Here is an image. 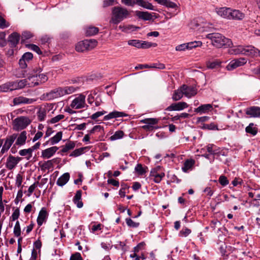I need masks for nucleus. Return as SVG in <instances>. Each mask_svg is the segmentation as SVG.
<instances>
[{"mask_svg":"<svg viewBox=\"0 0 260 260\" xmlns=\"http://www.w3.org/2000/svg\"><path fill=\"white\" fill-rule=\"evenodd\" d=\"M131 13L124 7L115 6L112 9L111 18L110 23L114 24H118L124 19L128 18Z\"/></svg>","mask_w":260,"mask_h":260,"instance_id":"obj_1","label":"nucleus"},{"mask_svg":"<svg viewBox=\"0 0 260 260\" xmlns=\"http://www.w3.org/2000/svg\"><path fill=\"white\" fill-rule=\"evenodd\" d=\"M160 5L165 6L169 8L176 9L177 8L176 4L169 0H162Z\"/></svg>","mask_w":260,"mask_h":260,"instance_id":"obj_42","label":"nucleus"},{"mask_svg":"<svg viewBox=\"0 0 260 260\" xmlns=\"http://www.w3.org/2000/svg\"><path fill=\"white\" fill-rule=\"evenodd\" d=\"M70 260H83L79 252H75L71 255Z\"/></svg>","mask_w":260,"mask_h":260,"instance_id":"obj_58","label":"nucleus"},{"mask_svg":"<svg viewBox=\"0 0 260 260\" xmlns=\"http://www.w3.org/2000/svg\"><path fill=\"white\" fill-rule=\"evenodd\" d=\"M78 88L79 86L76 85L66 86L63 88L61 87L62 96H63L66 94H71L74 92Z\"/></svg>","mask_w":260,"mask_h":260,"instance_id":"obj_28","label":"nucleus"},{"mask_svg":"<svg viewBox=\"0 0 260 260\" xmlns=\"http://www.w3.org/2000/svg\"><path fill=\"white\" fill-rule=\"evenodd\" d=\"M245 131L249 134L252 136H255L258 132V128L253 123H250L245 128Z\"/></svg>","mask_w":260,"mask_h":260,"instance_id":"obj_30","label":"nucleus"},{"mask_svg":"<svg viewBox=\"0 0 260 260\" xmlns=\"http://www.w3.org/2000/svg\"><path fill=\"white\" fill-rule=\"evenodd\" d=\"M184 94L183 92V90H182L181 87L180 89L175 90L172 95V99L174 101H177L180 100Z\"/></svg>","mask_w":260,"mask_h":260,"instance_id":"obj_38","label":"nucleus"},{"mask_svg":"<svg viewBox=\"0 0 260 260\" xmlns=\"http://www.w3.org/2000/svg\"><path fill=\"white\" fill-rule=\"evenodd\" d=\"M206 38L211 41L212 44L216 48L231 47L232 41L219 33H211L206 35Z\"/></svg>","mask_w":260,"mask_h":260,"instance_id":"obj_2","label":"nucleus"},{"mask_svg":"<svg viewBox=\"0 0 260 260\" xmlns=\"http://www.w3.org/2000/svg\"><path fill=\"white\" fill-rule=\"evenodd\" d=\"M85 148H80L79 149H75L70 154L71 156H78L83 153L85 150Z\"/></svg>","mask_w":260,"mask_h":260,"instance_id":"obj_53","label":"nucleus"},{"mask_svg":"<svg viewBox=\"0 0 260 260\" xmlns=\"http://www.w3.org/2000/svg\"><path fill=\"white\" fill-rule=\"evenodd\" d=\"M106 113H107V112L105 111H98V112H96L95 113L91 115V119L95 120L97 118L103 115L104 114H105Z\"/></svg>","mask_w":260,"mask_h":260,"instance_id":"obj_59","label":"nucleus"},{"mask_svg":"<svg viewBox=\"0 0 260 260\" xmlns=\"http://www.w3.org/2000/svg\"><path fill=\"white\" fill-rule=\"evenodd\" d=\"M27 84L29 85V83H27L26 79H22L17 82H13L15 90L22 88Z\"/></svg>","mask_w":260,"mask_h":260,"instance_id":"obj_33","label":"nucleus"},{"mask_svg":"<svg viewBox=\"0 0 260 260\" xmlns=\"http://www.w3.org/2000/svg\"><path fill=\"white\" fill-rule=\"evenodd\" d=\"M32 36V34L30 31H23L22 34L21 41L24 42L25 40L29 39L31 38Z\"/></svg>","mask_w":260,"mask_h":260,"instance_id":"obj_54","label":"nucleus"},{"mask_svg":"<svg viewBox=\"0 0 260 260\" xmlns=\"http://www.w3.org/2000/svg\"><path fill=\"white\" fill-rule=\"evenodd\" d=\"M27 62L32 59L33 58V55L30 52H26L22 56Z\"/></svg>","mask_w":260,"mask_h":260,"instance_id":"obj_62","label":"nucleus"},{"mask_svg":"<svg viewBox=\"0 0 260 260\" xmlns=\"http://www.w3.org/2000/svg\"><path fill=\"white\" fill-rule=\"evenodd\" d=\"M30 119L27 117H17L13 121L14 129L16 131L23 129L30 123Z\"/></svg>","mask_w":260,"mask_h":260,"instance_id":"obj_4","label":"nucleus"},{"mask_svg":"<svg viewBox=\"0 0 260 260\" xmlns=\"http://www.w3.org/2000/svg\"><path fill=\"white\" fill-rule=\"evenodd\" d=\"M26 134V131H22L20 134H17L16 142L11 150L12 153H15L13 149L15 146H21L25 144L27 139Z\"/></svg>","mask_w":260,"mask_h":260,"instance_id":"obj_11","label":"nucleus"},{"mask_svg":"<svg viewBox=\"0 0 260 260\" xmlns=\"http://www.w3.org/2000/svg\"><path fill=\"white\" fill-rule=\"evenodd\" d=\"M245 113L251 117H258L260 116V108L252 106L246 109Z\"/></svg>","mask_w":260,"mask_h":260,"instance_id":"obj_18","label":"nucleus"},{"mask_svg":"<svg viewBox=\"0 0 260 260\" xmlns=\"http://www.w3.org/2000/svg\"><path fill=\"white\" fill-rule=\"evenodd\" d=\"M218 182L222 186H225L229 183V180L224 175H221L219 177Z\"/></svg>","mask_w":260,"mask_h":260,"instance_id":"obj_49","label":"nucleus"},{"mask_svg":"<svg viewBox=\"0 0 260 260\" xmlns=\"http://www.w3.org/2000/svg\"><path fill=\"white\" fill-rule=\"evenodd\" d=\"M20 160L19 157H15L10 155L7 159L6 166L7 168L11 170L14 169Z\"/></svg>","mask_w":260,"mask_h":260,"instance_id":"obj_16","label":"nucleus"},{"mask_svg":"<svg viewBox=\"0 0 260 260\" xmlns=\"http://www.w3.org/2000/svg\"><path fill=\"white\" fill-rule=\"evenodd\" d=\"M147 169V167H144L141 164H138L135 167V171L139 175H143L146 173Z\"/></svg>","mask_w":260,"mask_h":260,"instance_id":"obj_36","label":"nucleus"},{"mask_svg":"<svg viewBox=\"0 0 260 260\" xmlns=\"http://www.w3.org/2000/svg\"><path fill=\"white\" fill-rule=\"evenodd\" d=\"M181 89L183 90L184 95L187 98H191L197 93L196 88L192 86L183 85L181 86Z\"/></svg>","mask_w":260,"mask_h":260,"instance_id":"obj_12","label":"nucleus"},{"mask_svg":"<svg viewBox=\"0 0 260 260\" xmlns=\"http://www.w3.org/2000/svg\"><path fill=\"white\" fill-rule=\"evenodd\" d=\"M191 233V230L187 228H183L179 232V236L181 237H186Z\"/></svg>","mask_w":260,"mask_h":260,"instance_id":"obj_52","label":"nucleus"},{"mask_svg":"<svg viewBox=\"0 0 260 260\" xmlns=\"http://www.w3.org/2000/svg\"><path fill=\"white\" fill-rule=\"evenodd\" d=\"M87 107L85 103V96L83 94H80L76 97L70 104V107L72 109H79Z\"/></svg>","mask_w":260,"mask_h":260,"instance_id":"obj_6","label":"nucleus"},{"mask_svg":"<svg viewBox=\"0 0 260 260\" xmlns=\"http://www.w3.org/2000/svg\"><path fill=\"white\" fill-rule=\"evenodd\" d=\"M13 233L15 236L17 237H19L21 235V228L19 221H17L15 224Z\"/></svg>","mask_w":260,"mask_h":260,"instance_id":"obj_46","label":"nucleus"},{"mask_svg":"<svg viewBox=\"0 0 260 260\" xmlns=\"http://www.w3.org/2000/svg\"><path fill=\"white\" fill-rule=\"evenodd\" d=\"M213 109L212 104H207L201 105L194 109V112L198 113L203 114L208 112Z\"/></svg>","mask_w":260,"mask_h":260,"instance_id":"obj_21","label":"nucleus"},{"mask_svg":"<svg viewBox=\"0 0 260 260\" xmlns=\"http://www.w3.org/2000/svg\"><path fill=\"white\" fill-rule=\"evenodd\" d=\"M244 48L242 46H236L229 49V52L231 54H243Z\"/></svg>","mask_w":260,"mask_h":260,"instance_id":"obj_34","label":"nucleus"},{"mask_svg":"<svg viewBox=\"0 0 260 260\" xmlns=\"http://www.w3.org/2000/svg\"><path fill=\"white\" fill-rule=\"evenodd\" d=\"M136 5H137L148 10H154V6L147 0H136Z\"/></svg>","mask_w":260,"mask_h":260,"instance_id":"obj_24","label":"nucleus"},{"mask_svg":"<svg viewBox=\"0 0 260 260\" xmlns=\"http://www.w3.org/2000/svg\"><path fill=\"white\" fill-rule=\"evenodd\" d=\"M99 29L98 27L89 26L85 28V34L87 36H91L98 33Z\"/></svg>","mask_w":260,"mask_h":260,"instance_id":"obj_31","label":"nucleus"},{"mask_svg":"<svg viewBox=\"0 0 260 260\" xmlns=\"http://www.w3.org/2000/svg\"><path fill=\"white\" fill-rule=\"evenodd\" d=\"M20 40V35L17 32H13L9 37L8 41L11 43L12 47H15Z\"/></svg>","mask_w":260,"mask_h":260,"instance_id":"obj_26","label":"nucleus"},{"mask_svg":"<svg viewBox=\"0 0 260 260\" xmlns=\"http://www.w3.org/2000/svg\"><path fill=\"white\" fill-rule=\"evenodd\" d=\"M61 87L54 89L48 92L42 94L41 99L45 101H51L62 96Z\"/></svg>","mask_w":260,"mask_h":260,"instance_id":"obj_5","label":"nucleus"},{"mask_svg":"<svg viewBox=\"0 0 260 260\" xmlns=\"http://www.w3.org/2000/svg\"><path fill=\"white\" fill-rule=\"evenodd\" d=\"M247 61V59L244 57L234 59L227 66L226 68L228 70H232L238 67L244 65L246 64Z\"/></svg>","mask_w":260,"mask_h":260,"instance_id":"obj_8","label":"nucleus"},{"mask_svg":"<svg viewBox=\"0 0 260 260\" xmlns=\"http://www.w3.org/2000/svg\"><path fill=\"white\" fill-rule=\"evenodd\" d=\"M64 117V115L62 114H59L58 115L54 117H52L51 118V119L49 120V123L51 124H54L55 123H57L59 122L60 120L63 119Z\"/></svg>","mask_w":260,"mask_h":260,"instance_id":"obj_50","label":"nucleus"},{"mask_svg":"<svg viewBox=\"0 0 260 260\" xmlns=\"http://www.w3.org/2000/svg\"><path fill=\"white\" fill-rule=\"evenodd\" d=\"M124 136V132L122 131H116L113 135L110 137V139L112 141L121 139Z\"/></svg>","mask_w":260,"mask_h":260,"instance_id":"obj_45","label":"nucleus"},{"mask_svg":"<svg viewBox=\"0 0 260 260\" xmlns=\"http://www.w3.org/2000/svg\"><path fill=\"white\" fill-rule=\"evenodd\" d=\"M243 55L255 57L259 55L260 51L253 46H247L244 48Z\"/></svg>","mask_w":260,"mask_h":260,"instance_id":"obj_10","label":"nucleus"},{"mask_svg":"<svg viewBox=\"0 0 260 260\" xmlns=\"http://www.w3.org/2000/svg\"><path fill=\"white\" fill-rule=\"evenodd\" d=\"M6 37V34L4 32L0 33V46H5L6 42L5 40Z\"/></svg>","mask_w":260,"mask_h":260,"instance_id":"obj_64","label":"nucleus"},{"mask_svg":"<svg viewBox=\"0 0 260 260\" xmlns=\"http://www.w3.org/2000/svg\"><path fill=\"white\" fill-rule=\"evenodd\" d=\"M75 147V144L74 142L70 141L69 142L66 144V145L62 146V148L61 151L62 153H66L70 150L73 149Z\"/></svg>","mask_w":260,"mask_h":260,"instance_id":"obj_41","label":"nucleus"},{"mask_svg":"<svg viewBox=\"0 0 260 260\" xmlns=\"http://www.w3.org/2000/svg\"><path fill=\"white\" fill-rule=\"evenodd\" d=\"M245 15L242 11L231 8L230 20H242L245 18Z\"/></svg>","mask_w":260,"mask_h":260,"instance_id":"obj_14","label":"nucleus"},{"mask_svg":"<svg viewBox=\"0 0 260 260\" xmlns=\"http://www.w3.org/2000/svg\"><path fill=\"white\" fill-rule=\"evenodd\" d=\"M47 109L45 107H41L37 112L38 119L39 121H44L46 117Z\"/></svg>","mask_w":260,"mask_h":260,"instance_id":"obj_32","label":"nucleus"},{"mask_svg":"<svg viewBox=\"0 0 260 260\" xmlns=\"http://www.w3.org/2000/svg\"><path fill=\"white\" fill-rule=\"evenodd\" d=\"M14 90L13 82H8L0 85V92H8Z\"/></svg>","mask_w":260,"mask_h":260,"instance_id":"obj_29","label":"nucleus"},{"mask_svg":"<svg viewBox=\"0 0 260 260\" xmlns=\"http://www.w3.org/2000/svg\"><path fill=\"white\" fill-rule=\"evenodd\" d=\"M70 175L69 173H65L58 178L56 181V184L59 186H63L69 180Z\"/></svg>","mask_w":260,"mask_h":260,"instance_id":"obj_23","label":"nucleus"},{"mask_svg":"<svg viewBox=\"0 0 260 260\" xmlns=\"http://www.w3.org/2000/svg\"><path fill=\"white\" fill-rule=\"evenodd\" d=\"M221 62L219 60H215L213 61H208L206 62L208 69H214L220 67Z\"/></svg>","mask_w":260,"mask_h":260,"instance_id":"obj_35","label":"nucleus"},{"mask_svg":"<svg viewBox=\"0 0 260 260\" xmlns=\"http://www.w3.org/2000/svg\"><path fill=\"white\" fill-rule=\"evenodd\" d=\"M119 28L123 32H128L129 30L135 31L136 29H139L140 27H136L133 25L124 26L120 25H119Z\"/></svg>","mask_w":260,"mask_h":260,"instance_id":"obj_44","label":"nucleus"},{"mask_svg":"<svg viewBox=\"0 0 260 260\" xmlns=\"http://www.w3.org/2000/svg\"><path fill=\"white\" fill-rule=\"evenodd\" d=\"M127 116V115L124 112L114 111L112 112H110L108 115L105 116L104 117V120H107L113 118H117L118 117H122Z\"/></svg>","mask_w":260,"mask_h":260,"instance_id":"obj_20","label":"nucleus"},{"mask_svg":"<svg viewBox=\"0 0 260 260\" xmlns=\"http://www.w3.org/2000/svg\"><path fill=\"white\" fill-rule=\"evenodd\" d=\"M62 132H58L56 133V134L53 137L51 138L44 145H47L48 143H50V145H54L58 143L62 139Z\"/></svg>","mask_w":260,"mask_h":260,"instance_id":"obj_27","label":"nucleus"},{"mask_svg":"<svg viewBox=\"0 0 260 260\" xmlns=\"http://www.w3.org/2000/svg\"><path fill=\"white\" fill-rule=\"evenodd\" d=\"M203 128L211 130L218 129L217 125L215 124L214 123H211L210 124H204L203 126Z\"/></svg>","mask_w":260,"mask_h":260,"instance_id":"obj_57","label":"nucleus"},{"mask_svg":"<svg viewBox=\"0 0 260 260\" xmlns=\"http://www.w3.org/2000/svg\"><path fill=\"white\" fill-rule=\"evenodd\" d=\"M141 123H145V125H154L158 123V119L157 118H146L140 121Z\"/></svg>","mask_w":260,"mask_h":260,"instance_id":"obj_39","label":"nucleus"},{"mask_svg":"<svg viewBox=\"0 0 260 260\" xmlns=\"http://www.w3.org/2000/svg\"><path fill=\"white\" fill-rule=\"evenodd\" d=\"M32 152L30 148L22 149L19 151V155L22 156H26L27 160H29L32 157Z\"/></svg>","mask_w":260,"mask_h":260,"instance_id":"obj_37","label":"nucleus"},{"mask_svg":"<svg viewBox=\"0 0 260 260\" xmlns=\"http://www.w3.org/2000/svg\"><path fill=\"white\" fill-rule=\"evenodd\" d=\"M122 3L126 6L134 7L136 5V0H121Z\"/></svg>","mask_w":260,"mask_h":260,"instance_id":"obj_60","label":"nucleus"},{"mask_svg":"<svg viewBox=\"0 0 260 260\" xmlns=\"http://www.w3.org/2000/svg\"><path fill=\"white\" fill-rule=\"evenodd\" d=\"M58 149L57 146H53L49 148L46 149L42 151V156L44 158H49L53 156Z\"/></svg>","mask_w":260,"mask_h":260,"instance_id":"obj_19","label":"nucleus"},{"mask_svg":"<svg viewBox=\"0 0 260 260\" xmlns=\"http://www.w3.org/2000/svg\"><path fill=\"white\" fill-rule=\"evenodd\" d=\"M36 101L34 99H29L22 96L16 97L13 100L14 105H18L20 104H30Z\"/></svg>","mask_w":260,"mask_h":260,"instance_id":"obj_9","label":"nucleus"},{"mask_svg":"<svg viewBox=\"0 0 260 260\" xmlns=\"http://www.w3.org/2000/svg\"><path fill=\"white\" fill-rule=\"evenodd\" d=\"M135 14L138 18L143 20H150L152 19V15L148 12L136 11Z\"/></svg>","mask_w":260,"mask_h":260,"instance_id":"obj_22","label":"nucleus"},{"mask_svg":"<svg viewBox=\"0 0 260 260\" xmlns=\"http://www.w3.org/2000/svg\"><path fill=\"white\" fill-rule=\"evenodd\" d=\"M194 164V160L193 159H187L184 163L182 169L183 172H186L188 170L191 168Z\"/></svg>","mask_w":260,"mask_h":260,"instance_id":"obj_40","label":"nucleus"},{"mask_svg":"<svg viewBox=\"0 0 260 260\" xmlns=\"http://www.w3.org/2000/svg\"><path fill=\"white\" fill-rule=\"evenodd\" d=\"M141 41L137 40H131L128 41V45L141 48Z\"/></svg>","mask_w":260,"mask_h":260,"instance_id":"obj_51","label":"nucleus"},{"mask_svg":"<svg viewBox=\"0 0 260 260\" xmlns=\"http://www.w3.org/2000/svg\"><path fill=\"white\" fill-rule=\"evenodd\" d=\"M157 44L156 43H152L147 41H141V48L146 49L151 47H156Z\"/></svg>","mask_w":260,"mask_h":260,"instance_id":"obj_48","label":"nucleus"},{"mask_svg":"<svg viewBox=\"0 0 260 260\" xmlns=\"http://www.w3.org/2000/svg\"><path fill=\"white\" fill-rule=\"evenodd\" d=\"M20 216V210L18 208H17L15 209L13 212L11 218L12 219V221H15L17 220Z\"/></svg>","mask_w":260,"mask_h":260,"instance_id":"obj_55","label":"nucleus"},{"mask_svg":"<svg viewBox=\"0 0 260 260\" xmlns=\"http://www.w3.org/2000/svg\"><path fill=\"white\" fill-rule=\"evenodd\" d=\"M142 128L147 131H152L154 129H158L159 127L155 125H144L142 126Z\"/></svg>","mask_w":260,"mask_h":260,"instance_id":"obj_61","label":"nucleus"},{"mask_svg":"<svg viewBox=\"0 0 260 260\" xmlns=\"http://www.w3.org/2000/svg\"><path fill=\"white\" fill-rule=\"evenodd\" d=\"M188 107V105L184 102L173 103L166 108L167 111H180Z\"/></svg>","mask_w":260,"mask_h":260,"instance_id":"obj_13","label":"nucleus"},{"mask_svg":"<svg viewBox=\"0 0 260 260\" xmlns=\"http://www.w3.org/2000/svg\"><path fill=\"white\" fill-rule=\"evenodd\" d=\"M231 11V8L227 7H221L216 9V12L219 16L228 19H230Z\"/></svg>","mask_w":260,"mask_h":260,"instance_id":"obj_17","label":"nucleus"},{"mask_svg":"<svg viewBox=\"0 0 260 260\" xmlns=\"http://www.w3.org/2000/svg\"><path fill=\"white\" fill-rule=\"evenodd\" d=\"M17 137V134H13L11 135L8 136L4 140V144L1 150V153L4 154L7 152L10 148L15 140Z\"/></svg>","mask_w":260,"mask_h":260,"instance_id":"obj_7","label":"nucleus"},{"mask_svg":"<svg viewBox=\"0 0 260 260\" xmlns=\"http://www.w3.org/2000/svg\"><path fill=\"white\" fill-rule=\"evenodd\" d=\"M53 166V163L52 160H48L45 162L42 166V170H49Z\"/></svg>","mask_w":260,"mask_h":260,"instance_id":"obj_56","label":"nucleus"},{"mask_svg":"<svg viewBox=\"0 0 260 260\" xmlns=\"http://www.w3.org/2000/svg\"><path fill=\"white\" fill-rule=\"evenodd\" d=\"M202 43L201 41H193L186 43L187 49L190 50L193 48L201 46Z\"/></svg>","mask_w":260,"mask_h":260,"instance_id":"obj_43","label":"nucleus"},{"mask_svg":"<svg viewBox=\"0 0 260 260\" xmlns=\"http://www.w3.org/2000/svg\"><path fill=\"white\" fill-rule=\"evenodd\" d=\"M98 42L94 39L85 40L78 42L76 45L78 52H84L93 49L97 45Z\"/></svg>","mask_w":260,"mask_h":260,"instance_id":"obj_3","label":"nucleus"},{"mask_svg":"<svg viewBox=\"0 0 260 260\" xmlns=\"http://www.w3.org/2000/svg\"><path fill=\"white\" fill-rule=\"evenodd\" d=\"M81 195L82 191L81 190H77L73 200L74 204H76L77 207L79 208L82 207L83 206V202L81 200Z\"/></svg>","mask_w":260,"mask_h":260,"instance_id":"obj_25","label":"nucleus"},{"mask_svg":"<svg viewBox=\"0 0 260 260\" xmlns=\"http://www.w3.org/2000/svg\"><path fill=\"white\" fill-rule=\"evenodd\" d=\"M39 184V182H35L29 187L28 189V196H30L32 194V193L34 192V191L35 190V188L37 187L36 184Z\"/></svg>","mask_w":260,"mask_h":260,"instance_id":"obj_63","label":"nucleus"},{"mask_svg":"<svg viewBox=\"0 0 260 260\" xmlns=\"http://www.w3.org/2000/svg\"><path fill=\"white\" fill-rule=\"evenodd\" d=\"M48 213L46 208L43 207L39 212L37 221L39 226H41L48 218Z\"/></svg>","mask_w":260,"mask_h":260,"instance_id":"obj_15","label":"nucleus"},{"mask_svg":"<svg viewBox=\"0 0 260 260\" xmlns=\"http://www.w3.org/2000/svg\"><path fill=\"white\" fill-rule=\"evenodd\" d=\"M126 224L130 228H136L139 226V222H134L131 218H127L125 219Z\"/></svg>","mask_w":260,"mask_h":260,"instance_id":"obj_47","label":"nucleus"}]
</instances>
